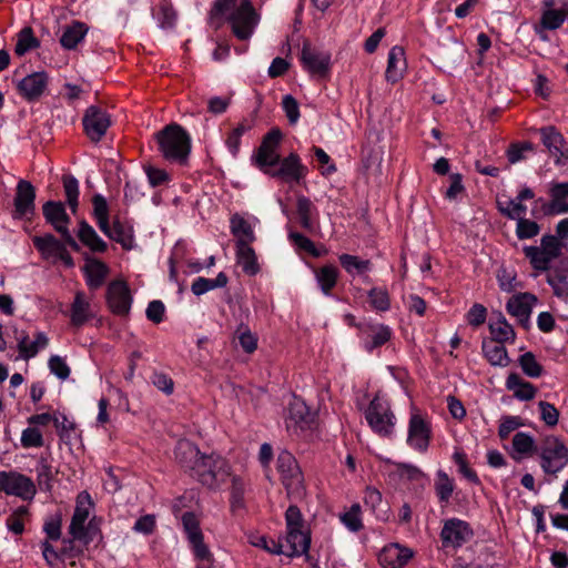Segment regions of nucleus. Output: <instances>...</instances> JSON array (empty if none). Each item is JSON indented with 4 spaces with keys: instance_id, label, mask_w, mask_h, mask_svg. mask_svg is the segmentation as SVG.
<instances>
[{
    "instance_id": "6ab92c4d",
    "label": "nucleus",
    "mask_w": 568,
    "mask_h": 568,
    "mask_svg": "<svg viewBox=\"0 0 568 568\" xmlns=\"http://www.w3.org/2000/svg\"><path fill=\"white\" fill-rule=\"evenodd\" d=\"M303 67L312 74L324 75L331 65V54L320 51L305 43L301 52Z\"/></svg>"
},
{
    "instance_id": "f3484780",
    "label": "nucleus",
    "mask_w": 568,
    "mask_h": 568,
    "mask_svg": "<svg viewBox=\"0 0 568 568\" xmlns=\"http://www.w3.org/2000/svg\"><path fill=\"white\" fill-rule=\"evenodd\" d=\"M106 302L111 312L119 316L128 315L132 296L128 285L122 281L111 282L106 291Z\"/></svg>"
},
{
    "instance_id": "58836bf2",
    "label": "nucleus",
    "mask_w": 568,
    "mask_h": 568,
    "mask_svg": "<svg viewBox=\"0 0 568 568\" xmlns=\"http://www.w3.org/2000/svg\"><path fill=\"white\" fill-rule=\"evenodd\" d=\"M237 264L247 275H255L260 271L257 257L251 244L236 245Z\"/></svg>"
},
{
    "instance_id": "ddd939ff",
    "label": "nucleus",
    "mask_w": 568,
    "mask_h": 568,
    "mask_svg": "<svg viewBox=\"0 0 568 568\" xmlns=\"http://www.w3.org/2000/svg\"><path fill=\"white\" fill-rule=\"evenodd\" d=\"M82 124L87 136L92 142H99L110 128L111 119L108 112L97 105H91L85 110Z\"/></svg>"
},
{
    "instance_id": "4468645a",
    "label": "nucleus",
    "mask_w": 568,
    "mask_h": 568,
    "mask_svg": "<svg viewBox=\"0 0 568 568\" xmlns=\"http://www.w3.org/2000/svg\"><path fill=\"white\" fill-rule=\"evenodd\" d=\"M539 134L555 164L558 166L567 164L568 144L562 134L552 125L541 128Z\"/></svg>"
},
{
    "instance_id": "680f3d73",
    "label": "nucleus",
    "mask_w": 568,
    "mask_h": 568,
    "mask_svg": "<svg viewBox=\"0 0 568 568\" xmlns=\"http://www.w3.org/2000/svg\"><path fill=\"white\" fill-rule=\"evenodd\" d=\"M244 493L245 483L240 477L232 478L231 487V507L233 510L242 509L244 507Z\"/></svg>"
},
{
    "instance_id": "13d9d810",
    "label": "nucleus",
    "mask_w": 568,
    "mask_h": 568,
    "mask_svg": "<svg viewBox=\"0 0 568 568\" xmlns=\"http://www.w3.org/2000/svg\"><path fill=\"white\" fill-rule=\"evenodd\" d=\"M519 365L523 372L531 378H537L542 373V366L537 362L536 356L531 352L520 355Z\"/></svg>"
},
{
    "instance_id": "c85d7f7f",
    "label": "nucleus",
    "mask_w": 568,
    "mask_h": 568,
    "mask_svg": "<svg viewBox=\"0 0 568 568\" xmlns=\"http://www.w3.org/2000/svg\"><path fill=\"white\" fill-rule=\"evenodd\" d=\"M93 317L90 301L83 292H77L71 304L70 320L72 325L80 327Z\"/></svg>"
},
{
    "instance_id": "72a5a7b5",
    "label": "nucleus",
    "mask_w": 568,
    "mask_h": 568,
    "mask_svg": "<svg viewBox=\"0 0 568 568\" xmlns=\"http://www.w3.org/2000/svg\"><path fill=\"white\" fill-rule=\"evenodd\" d=\"M232 234L236 237V245L251 244L255 241V234L248 221L239 214H234L230 221Z\"/></svg>"
},
{
    "instance_id": "7c9ffc66",
    "label": "nucleus",
    "mask_w": 568,
    "mask_h": 568,
    "mask_svg": "<svg viewBox=\"0 0 568 568\" xmlns=\"http://www.w3.org/2000/svg\"><path fill=\"white\" fill-rule=\"evenodd\" d=\"M406 69V60L404 49L400 47H393L388 52L387 68L385 72L386 80L389 82H397Z\"/></svg>"
},
{
    "instance_id": "cd10ccee",
    "label": "nucleus",
    "mask_w": 568,
    "mask_h": 568,
    "mask_svg": "<svg viewBox=\"0 0 568 568\" xmlns=\"http://www.w3.org/2000/svg\"><path fill=\"white\" fill-rule=\"evenodd\" d=\"M174 453L180 465L190 470L191 474L194 470L195 464L200 460V457L204 455L200 453L199 448L194 444L186 439L178 442Z\"/></svg>"
},
{
    "instance_id": "603ef678",
    "label": "nucleus",
    "mask_w": 568,
    "mask_h": 568,
    "mask_svg": "<svg viewBox=\"0 0 568 568\" xmlns=\"http://www.w3.org/2000/svg\"><path fill=\"white\" fill-rule=\"evenodd\" d=\"M369 303L373 310L386 312L390 308V298L386 288L373 287L368 292Z\"/></svg>"
},
{
    "instance_id": "37998d69",
    "label": "nucleus",
    "mask_w": 568,
    "mask_h": 568,
    "mask_svg": "<svg viewBox=\"0 0 568 568\" xmlns=\"http://www.w3.org/2000/svg\"><path fill=\"white\" fill-rule=\"evenodd\" d=\"M338 260L344 270L352 276L371 271L372 263L369 260H361L358 256L351 254H342Z\"/></svg>"
},
{
    "instance_id": "5701e85b",
    "label": "nucleus",
    "mask_w": 568,
    "mask_h": 568,
    "mask_svg": "<svg viewBox=\"0 0 568 568\" xmlns=\"http://www.w3.org/2000/svg\"><path fill=\"white\" fill-rule=\"evenodd\" d=\"M311 545L308 531L301 529H288L283 542V555L288 557L307 554Z\"/></svg>"
},
{
    "instance_id": "f03ea898",
    "label": "nucleus",
    "mask_w": 568,
    "mask_h": 568,
    "mask_svg": "<svg viewBox=\"0 0 568 568\" xmlns=\"http://www.w3.org/2000/svg\"><path fill=\"white\" fill-rule=\"evenodd\" d=\"M159 151L171 162L183 163L191 151V138L179 124L171 123L155 133Z\"/></svg>"
},
{
    "instance_id": "0eeeda50",
    "label": "nucleus",
    "mask_w": 568,
    "mask_h": 568,
    "mask_svg": "<svg viewBox=\"0 0 568 568\" xmlns=\"http://www.w3.org/2000/svg\"><path fill=\"white\" fill-rule=\"evenodd\" d=\"M562 244L555 235H544L539 246H525L524 253L536 271L549 270L550 263L561 253Z\"/></svg>"
},
{
    "instance_id": "393cba45",
    "label": "nucleus",
    "mask_w": 568,
    "mask_h": 568,
    "mask_svg": "<svg viewBox=\"0 0 568 568\" xmlns=\"http://www.w3.org/2000/svg\"><path fill=\"white\" fill-rule=\"evenodd\" d=\"M314 422V415L311 413L307 405L300 398H294L288 406V416L286 418V426L290 428L292 425L306 429L310 428Z\"/></svg>"
},
{
    "instance_id": "69168bd1",
    "label": "nucleus",
    "mask_w": 568,
    "mask_h": 568,
    "mask_svg": "<svg viewBox=\"0 0 568 568\" xmlns=\"http://www.w3.org/2000/svg\"><path fill=\"white\" fill-rule=\"evenodd\" d=\"M547 283L551 286L554 294L558 298L568 302V278L566 275H549Z\"/></svg>"
},
{
    "instance_id": "4be33fe9",
    "label": "nucleus",
    "mask_w": 568,
    "mask_h": 568,
    "mask_svg": "<svg viewBox=\"0 0 568 568\" xmlns=\"http://www.w3.org/2000/svg\"><path fill=\"white\" fill-rule=\"evenodd\" d=\"M413 557V551L398 544L385 546L378 554V562L383 568H403Z\"/></svg>"
},
{
    "instance_id": "774afa93",
    "label": "nucleus",
    "mask_w": 568,
    "mask_h": 568,
    "mask_svg": "<svg viewBox=\"0 0 568 568\" xmlns=\"http://www.w3.org/2000/svg\"><path fill=\"white\" fill-rule=\"evenodd\" d=\"M236 336L241 347L246 353H253L256 349L257 338L246 326L241 325L236 331Z\"/></svg>"
},
{
    "instance_id": "1a4fd4ad",
    "label": "nucleus",
    "mask_w": 568,
    "mask_h": 568,
    "mask_svg": "<svg viewBox=\"0 0 568 568\" xmlns=\"http://www.w3.org/2000/svg\"><path fill=\"white\" fill-rule=\"evenodd\" d=\"M45 221L61 235L63 241L74 250L79 248L78 243L69 231L70 217L67 214L64 204L60 201H48L42 206Z\"/></svg>"
},
{
    "instance_id": "6e6552de",
    "label": "nucleus",
    "mask_w": 568,
    "mask_h": 568,
    "mask_svg": "<svg viewBox=\"0 0 568 568\" xmlns=\"http://www.w3.org/2000/svg\"><path fill=\"white\" fill-rule=\"evenodd\" d=\"M92 507L93 501L90 494L88 491H81L77 497L74 513L69 526V534L72 536L73 540L88 544L92 539L90 529L85 526Z\"/></svg>"
},
{
    "instance_id": "a18cd8bd",
    "label": "nucleus",
    "mask_w": 568,
    "mask_h": 568,
    "mask_svg": "<svg viewBox=\"0 0 568 568\" xmlns=\"http://www.w3.org/2000/svg\"><path fill=\"white\" fill-rule=\"evenodd\" d=\"M392 332L390 328L386 325H378L374 327L371 334L364 342V348L367 352H373L375 348L384 345L390 339Z\"/></svg>"
},
{
    "instance_id": "c03bdc74",
    "label": "nucleus",
    "mask_w": 568,
    "mask_h": 568,
    "mask_svg": "<svg viewBox=\"0 0 568 568\" xmlns=\"http://www.w3.org/2000/svg\"><path fill=\"white\" fill-rule=\"evenodd\" d=\"M93 216L97 224L102 232H109V205L105 197L101 194H95L92 199Z\"/></svg>"
},
{
    "instance_id": "a211bd4d",
    "label": "nucleus",
    "mask_w": 568,
    "mask_h": 568,
    "mask_svg": "<svg viewBox=\"0 0 568 568\" xmlns=\"http://www.w3.org/2000/svg\"><path fill=\"white\" fill-rule=\"evenodd\" d=\"M34 200V186L27 180H20L16 189L13 216L16 219L32 216L36 211Z\"/></svg>"
},
{
    "instance_id": "8fccbe9b",
    "label": "nucleus",
    "mask_w": 568,
    "mask_h": 568,
    "mask_svg": "<svg viewBox=\"0 0 568 568\" xmlns=\"http://www.w3.org/2000/svg\"><path fill=\"white\" fill-rule=\"evenodd\" d=\"M63 189L67 203L72 213H75L79 205V182L72 175L63 176Z\"/></svg>"
},
{
    "instance_id": "49530a36",
    "label": "nucleus",
    "mask_w": 568,
    "mask_h": 568,
    "mask_svg": "<svg viewBox=\"0 0 568 568\" xmlns=\"http://www.w3.org/2000/svg\"><path fill=\"white\" fill-rule=\"evenodd\" d=\"M85 272L88 275V285L98 287L103 283L108 274V267L103 262L93 260L85 265Z\"/></svg>"
},
{
    "instance_id": "7ed1b4c3",
    "label": "nucleus",
    "mask_w": 568,
    "mask_h": 568,
    "mask_svg": "<svg viewBox=\"0 0 568 568\" xmlns=\"http://www.w3.org/2000/svg\"><path fill=\"white\" fill-rule=\"evenodd\" d=\"M191 476L209 488H216L225 483L230 476V467L227 462L220 455H203L197 464H195Z\"/></svg>"
},
{
    "instance_id": "4d7b16f0",
    "label": "nucleus",
    "mask_w": 568,
    "mask_h": 568,
    "mask_svg": "<svg viewBox=\"0 0 568 568\" xmlns=\"http://www.w3.org/2000/svg\"><path fill=\"white\" fill-rule=\"evenodd\" d=\"M435 488L439 500L448 503L454 491V483L445 471L439 470Z\"/></svg>"
},
{
    "instance_id": "473e14b6",
    "label": "nucleus",
    "mask_w": 568,
    "mask_h": 568,
    "mask_svg": "<svg viewBox=\"0 0 568 568\" xmlns=\"http://www.w3.org/2000/svg\"><path fill=\"white\" fill-rule=\"evenodd\" d=\"M364 504L368 507L377 519L385 521L389 517V507L379 490L373 487H367L364 495Z\"/></svg>"
},
{
    "instance_id": "dca6fc26",
    "label": "nucleus",
    "mask_w": 568,
    "mask_h": 568,
    "mask_svg": "<svg viewBox=\"0 0 568 568\" xmlns=\"http://www.w3.org/2000/svg\"><path fill=\"white\" fill-rule=\"evenodd\" d=\"M277 166L272 170L265 169V173L284 182H298L306 173V168L302 164L296 153H291L288 156L280 160Z\"/></svg>"
},
{
    "instance_id": "864d4df0",
    "label": "nucleus",
    "mask_w": 568,
    "mask_h": 568,
    "mask_svg": "<svg viewBox=\"0 0 568 568\" xmlns=\"http://www.w3.org/2000/svg\"><path fill=\"white\" fill-rule=\"evenodd\" d=\"M565 20V11L556 9H545L540 18V27L545 30H556L562 26Z\"/></svg>"
},
{
    "instance_id": "5fc2aeb1",
    "label": "nucleus",
    "mask_w": 568,
    "mask_h": 568,
    "mask_svg": "<svg viewBox=\"0 0 568 568\" xmlns=\"http://www.w3.org/2000/svg\"><path fill=\"white\" fill-rule=\"evenodd\" d=\"M37 481L41 489L50 490L53 479L52 467L47 458L41 457L36 466Z\"/></svg>"
},
{
    "instance_id": "6e6d98bb",
    "label": "nucleus",
    "mask_w": 568,
    "mask_h": 568,
    "mask_svg": "<svg viewBox=\"0 0 568 568\" xmlns=\"http://www.w3.org/2000/svg\"><path fill=\"white\" fill-rule=\"evenodd\" d=\"M154 17L156 18L161 28H172L176 21V14L171 3L163 1L160 3L156 10H154Z\"/></svg>"
},
{
    "instance_id": "ea45409f",
    "label": "nucleus",
    "mask_w": 568,
    "mask_h": 568,
    "mask_svg": "<svg viewBox=\"0 0 568 568\" xmlns=\"http://www.w3.org/2000/svg\"><path fill=\"white\" fill-rule=\"evenodd\" d=\"M489 331L493 336L491 341L498 343L514 342L515 331L506 321L505 316L499 314L495 321L489 323Z\"/></svg>"
},
{
    "instance_id": "f8f14e48",
    "label": "nucleus",
    "mask_w": 568,
    "mask_h": 568,
    "mask_svg": "<svg viewBox=\"0 0 568 568\" xmlns=\"http://www.w3.org/2000/svg\"><path fill=\"white\" fill-rule=\"evenodd\" d=\"M432 428L429 423L417 412H413L408 422L407 445L414 450L424 454L429 447Z\"/></svg>"
},
{
    "instance_id": "2eb2a0df",
    "label": "nucleus",
    "mask_w": 568,
    "mask_h": 568,
    "mask_svg": "<svg viewBox=\"0 0 568 568\" xmlns=\"http://www.w3.org/2000/svg\"><path fill=\"white\" fill-rule=\"evenodd\" d=\"M282 134L277 129L271 130L263 139L257 153L255 162L257 166L265 173V169H273L280 163V154L277 146L281 141Z\"/></svg>"
},
{
    "instance_id": "0e129e2a",
    "label": "nucleus",
    "mask_w": 568,
    "mask_h": 568,
    "mask_svg": "<svg viewBox=\"0 0 568 568\" xmlns=\"http://www.w3.org/2000/svg\"><path fill=\"white\" fill-rule=\"evenodd\" d=\"M341 521L351 530L358 531L362 529L363 524L361 519V506L354 504L351 509L341 515Z\"/></svg>"
},
{
    "instance_id": "b1692460",
    "label": "nucleus",
    "mask_w": 568,
    "mask_h": 568,
    "mask_svg": "<svg viewBox=\"0 0 568 568\" xmlns=\"http://www.w3.org/2000/svg\"><path fill=\"white\" fill-rule=\"evenodd\" d=\"M48 84L45 72H34L24 77L18 84L20 94L28 101L39 99Z\"/></svg>"
},
{
    "instance_id": "338daca9",
    "label": "nucleus",
    "mask_w": 568,
    "mask_h": 568,
    "mask_svg": "<svg viewBox=\"0 0 568 568\" xmlns=\"http://www.w3.org/2000/svg\"><path fill=\"white\" fill-rule=\"evenodd\" d=\"M540 231L539 225L535 221L525 219V216L517 220L516 235L520 240L531 239Z\"/></svg>"
},
{
    "instance_id": "79ce46f5",
    "label": "nucleus",
    "mask_w": 568,
    "mask_h": 568,
    "mask_svg": "<svg viewBox=\"0 0 568 568\" xmlns=\"http://www.w3.org/2000/svg\"><path fill=\"white\" fill-rule=\"evenodd\" d=\"M182 525L187 535L192 549L205 545L199 521L193 513L186 511L182 515Z\"/></svg>"
},
{
    "instance_id": "09e8293b",
    "label": "nucleus",
    "mask_w": 568,
    "mask_h": 568,
    "mask_svg": "<svg viewBox=\"0 0 568 568\" xmlns=\"http://www.w3.org/2000/svg\"><path fill=\"white\" fill-rule=\"evenodd\" d=\"M38 47H39V41L33 36L32 29L27 27V28H23L18 34V40L16 43L14 52L17 55L21 57V55L26 54L28 51H30L34 48H38Z\"/></svg>"
},
{
    "instance_id": "de8ad7c7",
    "label": "nucleus",
    "mask_w": 568,
    "mask_h": 568,
    "mask_svg": "<svg viewBox=\"0 0 568 568\" xmlns=\"http://www.w3.org/2000/svg\"><path fill=\"white\" fill-rule=\"evenodd\" d=\"M313 210H314V205L308 197H306L304 195H301L297 197L296 211H297V215L300 219V223H301L302 227L307 231L313 230V221H312Z\"/></svg>"
},
{
    "instance_id": "e2e57ef3",
    "label": "nucleus",
    "mask_w": 568,
    "mask_h": 568,
    "mask_svg": "<svg viewBox=\"0 0 568 568\" xmlns=\"http://www.w3.org/2000/svg\"><path fill=\"white\" fill-rule=\"evenodd\" d=\"M20 442L23 448H38L43 446V436L37 427H28L22 430Z\"/></svg>"
},
{
    "instance_id": "3c124183",
    "label": "nucleus",
    "mask_w": 568,
    "mask_h": 568,
    "mask_svg": "<svg viewBox=\"0 0 568 568\" xmlns=\"http://www.w3.org/2000/svg\"><path fill=\"white\" fill-rule=\"evenodd\" d=\"M498 210L504 216L516 221L527 213V206L517 201V197L510 199L505 203L498 202Z\"/></svg>"
},
{
    "instance_id": "9d476101",
    "label": "nucleus",
    "mask_w": 568,
    "mask_h": 568,
    "mask_svg": "<svg viewBox=\"0 0 568 568\" xmlns=\"http://www.w3.org/2000/svg\"><path fill=\"white\" fill-rule=\"evenodd\" d=\"M474 536L470 525L459 518H449L444 521L439 537L445 549H459Z\"/></svg>"
},
{
    "instance_id": "2f4dec72",
    "label": "nucleus",
    "mask_w": 568,
    "mask_h": 568,
    "mask_svg": "<svg viewBox=\"0 0 568 568\" xmlns=\"http://www.w3.org/2000/svg\"><path fill=\"white\" fill-rule=\"evenodd\" d=\"M89 28L85 23L80 21H73L67 26L60 38L61 45L67 50H73L80 42L83 41Z\"/></svg>"
},
{
    "instance_id": "c9c22d12",
    "label": "nucleus",
    "mask_w": 568,
    "mask_h": 568,
    "mask_svg": "<svg viewBox=\"0 0 568 568\" xmlns=\"http://www.w3.org/2000/svg\"><path fill=\"white\" fill-rule=\"evenodd\" d=\"M481 348L485 357L491 365L505 367L509 364L510 359L503 343L484 341Z\"/></svg>"
},
{
    "instance_id": "052dcab7",
    "label": "nucleus",
    "mask_w": 568,
    "mask_h": 568,
    "mask_svg": "<svg viewBox=\"0 0 568 568\" xmlns=\"http://www.w3.org/2000/svg\"><path fill=\"white\" fill-rule=\"evenodd\" d=\"M288 240L295 246L297 251H303L311 254L314 257L320 256V252L315 247L314 243L305 235L298 232H290Z\"/></svg>"
},
{
    "instance_id": "c756f323",
    "label": "nucleus",
    "mask_w": 568,
    "mask_h": 568,
    "mask_svg": "<svg viewBox=\"0 0 568 568\" xmlns=\"http://www.w3.org/2000/svg\"><path fill=\"white\" fill-rule=\"evenodd\" d=\"M109 239L118 242L124 250L130 251L134 247V231L130 224L121 222L119 219L109 225V232H103Z\"/></svg>"
},
{
    "instance_id": "f257e3e1",
    "label": "nucleus",
    "mask_w": 568,
    "mask_h": 568,
    "mask_svg": "<svg viewBox=\"0 0 568 568\" xmlns=\"http://www.w3.org/2000/svg\"><path fill=\"white\" fill-rule=\"evenodd\" d=\"M214 11L226 16L234 36L240 40L252 37L257 24V16L250 0H216Z\"/></svg>"
},
{
    "instance_id": "20e7f679",
    "label": "nucleus",
    "mask_w": 568,
    "mask_h": 568,
    "mask_svg": "<svg viewBox=\"0 0 568 568\" xmlns=\"http://www.w3.org/2000/svg\"><path fill=\"white\" fill-rule=\"evenodd\" d=\"M365 419L371 429L382 436L389 437L394 433L396 417L390 409L388 400L377 393L364 412Z\"/></svg>"
},
{
    "instance_id": "bf43d9fd",
    "label": "nucleus",
    "mask_w": 568,
    "mask_h": 568,
    "mask_svg": "<svg viewBox=\"0 0 568 568\" xmlns=\"http://www.w3.org/2000/svg\"><path fill=\"white\" fill-rule=\"evenodd\" d=\"M513 447L516 453L529 455L536 452L535 439L527 433L519 432L513 438Z\"/></svg>"
},
{
    "instance_id": "aec40b11",
    "label": "nucleus",
    "mask_w": 568,
    "mask_h": 568,
    "mask_svg": "<svg viewBox=\"0 0 568 568\" xmlns=\"http://www.w3.org/2000/svg\"><path fill=\"white\" fill-rule=\"evenodd\" d=\"M14 337L20 357L24 361L33 358L41 349L49 345V338L43 332H37L32 342H29V335L24 331L19 332L16 329Z\"/></svg>"
},
{
    "instance_id": "412c9836",
    "label": "nucleus",
    "mask_w": 568,
    "mask_h": 568,
    "mask_svg": "<svg viewBox=\"0 0 568 568\" xmlns=\"http://www.w3.org/2000/svg\"><path fill=\"white\" fill-rule=\"evenodd\" d=\"M536 302L537 297L534 294L519 293L509 298L506 308L508 313L515 316L521 325L527 326L532 306Z\"/></svg>"
},
{
    "instance_id": "39448f33",
    "label": "nucleus",
    "mask_w": 568,
    "mask_h": 568,
    "mask_svg": "<svg viewBox=\"0 0 568 568\" xmlns=\"http://www.w3.org/2000/svg\"><path fill=\"white\" fill-rule=\"evenodd\" d=\"M540 467L547 475L557 476L568 465V448L557 436H547L539 448Z\"/></svg>"
},
{
    "instance_id": "423d86ee",
    "label": "nucleus",
    "mask_w": 568,
    "mask_h": 568,
    "mask_svg": "<svg viewBox=\"0 0 568 568\" xmlns=\"http://www.w3.org/2000/svg\"><path fill=\"white\" fill-rule=\"evenodd\" d=\"M276 466L287 494L295 498L303 497L304 477L295 457L290 452L283 450L277 456Z\"/></svg>"
},
{
    "instance_id": "e433bc0d",
    "label": "nucleus",
    "mask_w": 568,
    "mask_h": 568,
    "mask_svg": "<svg viewBox=\"0 0 568 568\" xmlns=\"http://www.w3.org/2000/svg\"><path fill=\"white\" fill-rule=\"evenodd\" d=\"M78 237L85 246H88L93 252L102 253L108 247L106 243L85 221H81L79 224Z\"/></svg>"
},
{
    "instance_id": "bb28decb",
    "label": "nucleus",
    "mask_w": 568,
    "mask_h": 568,
    "mask_svg": "<svg viewBox=\"0 0 568 568\" xmlns=\"http://www.w3.org/2000/svg\"><path fill=\"white\" fill-rule=\"evenodd\" d=\"M33 245L40 252L41 256L44 260L52 261L55 263L58 261L59 255L63 252L65 247V242L62 243L58 239H55L52 234H45L43 236H34L32 239Z\"/></svg>"
},
{
    "instance_id": "a19ab883",
    "label": "nucleus",
    "mask_w": 568,
    "mask_h": 568,
    "mask_svg": "<svg viewBox=\"0 0 568 568\" xmlns=\"http://www.w3.org/2000/svg\"><path fill=\"white\" fill-rule=\"evenodd\" d=\"M316 282L325 295H329L338 278V270L334 265H324L315 271Z\"/></svg>"
},
{
    "instance_id": "4c0bfd02",
    "label": "nucleus",
    "mask_w": 568,
    "mask_h": 568,
    "mask_svg": "<svg viewBox=\"0 0 568 568\" xmlns=\"http://www.w3.org/2000/svg\"><path fill=\"white\" fill-rule=\"evenodd\" d=\"M550 210L555 214L568 213V182L552 183L549 190Z\"/></svg>"
},
{
    "instance_id": "f704fd0d",
    "label": "nucleus",
    "mask_w": 568,
    "mask_h": 568,
    "mask_svg": "<svg viewBox=\"0 0 568 568\" xmlns=\"http://www.w3.org/2000/svg\"><path fill=\"white\" fill-rule=\"evenodd\" d=\"M506 387L520 400H530L536 395V388L534 385L521 379V377L516 373L508 375L506 379Z\"/></svg>"
},
{
    "instance_id": "a878e982",
    "label": "nucleus",
    "mask_w": 568,
    "mask_h": 568,
    "mask_svg": "<svg viewBox=\"0 0 568 568\" xmlns=\"http://www.w3.org/2000/svg\"><path fill=\"white\" fill-rule=\"evenodd\" d=\"M386 464L389 466L388 476L390 479L396 481H420L425 478V474L417 466L409 463H398L390 459H386Z\"/></svg>"
},
{
    "instance_id": "9b49d317",
    "label": "nucleus",
    "mask_w": 568,
    "mask_h": 568,
    "mask_svg": "<svg viewBox=\"0 0 568 568\" xmlns=\"http://www.w3.org/2000/svg\"><path fill=\"white\" fill-rule=\"evenodd\" d=\"M0 490L10 496H17L23 500H31L36 496L37 488L31 478L17 471L0 473Z\"/></svg>"
}]
</instances>
